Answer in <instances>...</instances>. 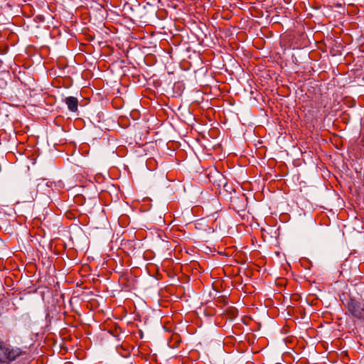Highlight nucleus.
<instances>
[{
	"instance_id": "nucleus-1",
	"label": "nucleus",
	"mask_w": 364,
	"mask_h": 364,
	"mask_svg": "<svg viewBox=\"0 0 364 364\" xmlns=\"http://www.w3.org/2000/svg\"><path fill=\"white\" fill-rule=\"evenodd\" d=\"M26 352L21 348L15 347L0 339V363L10 364Z\"/></svg>"
},
{
	"instance_id": "nucleus-2",
	"label": "nucleus",
	"mask_w": 364,
	"mask_h": 364,
	"mask_svg": "<svg viewBox=\"0 0 364 364\" xmlns=\"http://www.w3.org/2000/svg\"><path fill=\"white\" fill-rule=\"evenodd\" d=\"M348 313L356 318H364V303L361 300L350 298L347 303Z\"/></svg>"
},
{
	"instance_id": "nucleus-3",
	"label": "nucleus",
	"mask_w": 364,
	"mask_h": 364,
	"mask_svg": "<svg viewBox=\"0 0 364 364\" xmlns=\"http://www.w3.org/2000/svg\"><path fill=\"white\" fill-rule=\"evenodd\" d=\"M65 103L68 106L70 112H76L78 109V100L75 97H68L64 100Z\"/></svg>"
}]
</instances>
